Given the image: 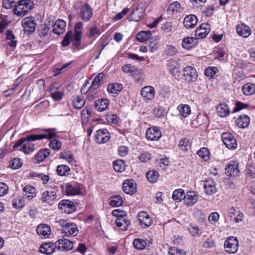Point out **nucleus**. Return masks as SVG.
<instances>
[{
  "label": "nucleus",
  "instance_id": "14",
  "mask_svg": "<svg viewBox=\"0 0 255 255\" xmlns=\"http://www.w3.org/2000/svg\"><path fill=\"white\" fill-rule=\"evenodd\" d=\"M161 135L160 130L156 127L149 128L146 131V137L148 140H157L161 137Z\"/></svg>",
  "mask_w": 255,
  "mask_h": 255
},
{
  "label": "nucleus",
  "instance_id": "18",
  "mask_svg": "<svg viewBox=\"0 0 255 255\" xmlns=\"http://www.w3.org/2000/svg\"><path fill=\"white\" fill-rule=\"evenodd\" d=\"M226 174L229 176L235 177L239 174L238 164L234 161H230L225 168Z\"/></svg>",
  "mask_w": 255,
  "mask_h": 255
},
{
  "label": "nucleus",
  "instance_id": "57",
  "mask_svg": "<svg viewBox=\"0 0 255 255\" xmlns=\"http://www.w3.org/2000/svg\"><path fill=\"white\" fill-rule=\"evenodd\" d=\"M31 176L37 178L38 179L41 180L43 184H46L49 180V177L48 175L42 173L33 172L32 173Z\"/></svg>",
  "mask_w": 255,
  "mask_h": 255
},
{
  "label": "nucleus",
  "instance_id": "52",
  "mask_svg": "<svg viewBox=\"0 0 255 255\" xmlns=\"http://www.w3.org/2000/svg\"><path fill=\"white\" fill-rule=\"evenodd\" d=\"M141 16H142V13H141V11H139L138 10V9H136L128 16V20L129 21H133L137 22L140 20Z\"/></svg>",
  "mask_w": 255,
  "mask_h": 255
},
{
  "label": "nucleus",
  "instance_id": "39",
  "mask_svg": "<svg viewBox=\"0 0 255 255\" xmlns=\"http://www.w3.org/2000/svg\"><path fill=\"white\" fill-rule=\"evenodd\" d=\"M115 224L117 227L120 228L123 231H126L128 229L129 225V220L126 219L124 217L118 218L115 221Z\"/></svg>",
  "mask_w": 255,
  "mask_h": 255
},
{
  "label": "nucleus",
  "instance_id": "58",
  "mask_svg": "<svg viewBox=\"0 0 255 255\" xmlns=\"http://www.w3.org/2000/svg\"><path fill=\"white\" fill-rule=\"evenodd\" d=\"M246 174L251 178L255 177V165L248 164L246 168Z\"/></svg>",
  "mask_w": 255,
  "mask_h": 255
},
{
  "label": "nucleus",
  "instance_id": "40",
  "mask_svg": "<svg viewBox=\"0 0 255 255\" xmlns=\"http://www.w3.org/2000/svg\"><path fill=\"white\" fill-rule=\"evenodd\" d=\"M23 191L25 193V196L29 200L36 196V190L33 186L26 185L23 188Z\"/></svg>",
  "mask_w": 255,
  "mask_h": 255
},
{
  "label": "nucleus",
  "instance_id": "54",
  "mask_svg": "<svg viewBox=\"0 0 255 255\" xmlns=\"http://www.w3.org/2000/svg\"><path fill=\"white\" fill-rule=\"evenodd\" d=\"M24 205V200L20 197H17L12 200V206L16 209L23 207Z\"/></svg>",
  "mask_w": 255,
  "mask_h": 255
},
{
  "label": "nucleus",
  "instance_id": "32",
  "mask_svg": "<svg viewBox=\"0 0 255 255\" xmlns=\"http://www.w3.org/2000/svg\"><path fill=\"white\" fill-rule=\"evenodd\" d=\"M216 110L219 116L222 118L227 117L230 114V109L226 104H220L216 107Z\"/></svg>",
  "mask_w": 255,
  "mask_h": 255
},
{
  "label": "nucleus",
  "instance_id": "48",
  "mask_svg": "<svg viewBox=\"0 0 255 255\" xmlns=\"http://www.w3.org/2000/svg\"><path fill=\"white\" fill-rule=\"evenodd\" d=\"M178 146L182 150L187 151L191 148V142L188 138H183L179 141Z\"/></svg>",
  "mask_w": 255,
  "mask_h": 255
},
{
  "label": "nucleus",
  "instance_id": "33",
  "mask_svg": "<svg viewBox=\"0 0 255 255\" xmlns=\"http://www.w3.org/2000/svg\"><path fill=\"white\" fill-rule=\"evenodd\" d=\"M50 154V151L48 149L40 150L34 156V159L36 163L43 161Z\"/></svg>",
  "mask_w": 255,
  "mask_h": 255
},
{
  "label": "nucleus",
  "instance_id": "42",
  "mask_svg": "<svg viewBox=\"0 0 255 255\" xmlns=\"http://www.w3.org/2000/svg\"><path fill=\"white\" fill-rule=\"evenodd\" d=\"M167 10L171 12L172 14H177V12H180L183 10V8L181 7L180 3L177 1L172 2L169 7Z\"/></svg>",
  "mask_w": 255,
  "mask_h": 255
},
{
  "label": "nucleus",
  "instance_id": "36",
  "mask_svg": "<svg viewBox=\"0 0 255 255\" xmlns=\"http://www.w3.org/2000/svg\"><path fill=\"white\" fill-rule=\"evenodd\" d=\"M19 146L20 148L19 150L23 152L26 154H30L33 152L35 150L34 144L28 141H25Z\"/></svg>",
  "mask_w": 255,
  "mask_h": 255
},
{
  "label": "nucleus",
  "instance_id": "1",
  "mask_svg": "<svg viewBox=\"0 0 255 255\" xmlns=\"http://www.w3.org/2000/svg\"><path fill=\"white\" fill-rule=\"evenodd\" d=\"M33 2L31 0H20L13 8L14 14L18 16H24L33 7Z\"/></svg>",
  "mask_w": 255,
  "mask_h": 255
},
{
  "label": "nucleus",
  "instance_id": "13",
  "mask_svg": "<svg viewBox=\"0 0 255 255\" xmlns=\"http://www.w3.org/2000/svg\"><path fill=\"white\" fill-rule=\"evenodd\" d=\"M183 72L184 77L187 82L191 83L196 80L197 73L194 67L187 66L184 69Z\"/></svg>",
  "mask_w": 255,
  "mask_h": 255
},
{
  "label": "nucleus",
  "instance_id": "56",
  "mask_svg": "<svg viewBox=\"0 0 255 255\" xmlns=\"http://www.w3.org/2000/svg\"><path fill=\"white\" fill-rule=\"evenodd\" d=\"M188 230L193 237H199L202 234L201 230L196 225H190Z\"/></svg>",
  "mask_w": 255,
  "mask_h": 255
},
{
  "label": "nucleus",
  "instance_id": "34",
  "mask_svg": "<svg viewBox=\"0 0 255 255\" xmlns=\"http://www.w3.org/2000/svg\"><path fill=\"white\" fill-rule=\"evenodd\" d=\"M55 247V245L52 243H43L39 248V252L44 254L50 255L54 252Z\"/></svg>",
  "mask_w": 255,
  "mask_h": 255
},
{
  "label": "nucleus",
  "instance_id": "38",
  "mask_svg": "<svg viewBox=\"0 0 255 255\" xmlns=\"http://www.w3.org/2000/svg\"><path fill=\"white\" fill-rule=\"evenodd\" d=\"M151 36V32L150 31H141L137 33L136 39L138 42H143L148 40Z\"/></svg>",
  "mask_w": 255,
  "mask_h": 255
},
{
  "label": "nucleus",
  "instance_id": "46",
  "mask_svg": "<svg viewBox=\"0 0 255 255\" xmlns=\"http://www.w3.org/2000/svg\"><path fill=\"white\" fill-rule=\"evenodd\" d=\"M125 162L123 160H117L113 162V168L117 172H122L125 170Z\"/></svg>",
  "mask_w": 255,
  "mask_h": 255
},
{
  "label": "nucleus",
  "instance_id": "19",
  "mask_svg": "<svg viewBox=\"0 0 255 255\" xmlns=\"http://www.w3.org/2000/svg\"><path fill=\"white\" fill-rule=\"evenodd\" d=\"M36 140H41V136L39 134H32L28 135L24 138H21L19 139H18L13 146V148L14 150L16 149L17 148H18L20 145L23 144L25 141H28L31 142V141H35Z\"/></svg>",
  "mask_w": 255,
  "mask_h": 255
},
{
  "label": "nucleus",
  "instance_id": "20",
  "mask_svg": "<svg viewBox=\"0 0 255 255\" xmlns=\"http://www.w3.org/2000/svg\"><path fill=\"white\" fill-rule=\"evenodd\" d=\"M155 91L152 86H145L142 88L140 91L141 95L146 100H152L155 96Z\"/></svg>",
  "mask_w": 255,
  "mask_h": 255
},
{
  "label": "nucleus",
  "instance_id": "64",
  "mask_svg": "<svg viewBox=\"0 0 255 255\" xmlns=\"http://www.w3.org/2000/svg\"><path fill=\"white\" fill-rule=\"evenodd\" d=\"M169 255H186L185 252L175 247L170 248L168 252Z\"/></svg>",
  "mask_w": 255,
  "mask_h": 255
},
{
  "label": "nucleus",
  "instance_id": "41",
  "mask_svg": "<svg viewBox=\"0 0 255 255\" xmlns=\"http://www.w3.org/2000/svg\"><path fill=\"white\" fill-rule=\"evenodd\" d=\"M123 89V85L121 83H113L108 85L107 90L108 92L114 94H118Z\"/></svg>",
  "mask_w": 255,
  "mask_h": 255
},
{
  "label": "nucleus",
  "instance_id": "44",
  "mask_svg": "<svg viewBox=\"0 0 255 255\" xmlns=\"http://www.w3.org/2000/svg\"><path fill=\"white\" fill-rule=\"evenodd\" d=\"M146 177L149 182L155 183L159 178V173L156 170H150L146 173Z\"/></svg>",
  "mask_w": 255,
  "mask_h": 255
},
{
  "label": "nucleus",
  "instance_id": "37",
  "mask_svg": "<svg viewBox=\"0 0 255 255\" xmlns=\"http://www.w3.org/2000/svg\"><path fill=\"white\" fill-rule=\"evenodd\" d=\"M55 130L56 129L54 128L42 129V131L43 133L39 134L41 140L43 139H50L56 137Z\"/></svg>",
  "mask_w": 255,
  "mask_h": 255
},
{
  "label": "nucleus",
  "instance_id": "24",
  "mask_svg": "<svg viewBox=\"0 0 255 255\" xmlns=\"http://www.w3.org/2000/svg\"><path fill=\"white\" fill-rule=\"evenodd\" d=\"M198 19L194 14H190L185 16L184 19V25L187 28H193L197 24Z\"/></svg>",
  "mask_w": 255,
  "mask_h": 255
},
{
  "label": "nucleus",
  "instance_id": "43",
  "mask_svg": "<svg viewBox=\"0 0 255 255\" xmlns=\"http://www.w3.org/2000/svg\"><path fill=\"white\" fill-rule=\"evenodd\" d=\"M177 109L180 115L183 118L187 117L191 114L190 107L188 105H180Z\"/></svg>",
  "mask_w": 255,
  "mask_h": 255
},
{
  "label": "nucleus",
  "instance_id": "62",
  "mask_svg": "<svg viewBox=\"0 0 255 255\" xmlns=\"http://www.w3.org/2000/svg\"><path fill=\"white\" fill-rule=\"evenodd\" d=\"M60 157L67 160L69 162L73 160V156L70 151L62 152L60 154Z\"/></svg>",
  "mask_w": 255,
  "mask_h": 255
},
{
  "label": "nucleus",
  "instance_id": "8",
  "mask_svg": "<svg viewBox=\"0 0 255 255\" xmlns=\"http://www.w3.org/2000/svg\"><path fill=\"white\" fill-rule=\"evenodd\" d=\"M83 27V23L81 21L75 24L73 35V44L76 47H78L81 44Z\"/></svg>",
  "mask_w": 255,
  "mask_h": 255
},
{
  "label": "nucleus",
  "instance_id": "11",
  "mask_svg": "<svg viewBox=\"0 0 255 255\" xmlns=\"http://www.w3.org/2000/svg\"><path fill=\"white\" fill-rule=\"evenodd\" d=\"M123 191L129 195H133L137 191L136 184L133 180H126L123 184Z\"/></svg>",
  "mask_w": 255,
  "mask_h": 255
},
{
  "label": "nucleus",
  "instance_id": "50",
  "mask_svg": "<svg viewBox=\"0 0 255 255\" xmlns=\"http://www.w3.org/2000/svg\"><path fill=\"white\" fill-rule=\"evenodd\" d=\"M123 204V200L120 196H115L111 198L110 205L112 207H119Z\"/></svg>",
  "mask_w": 255,
  "mask_h": 255
},
{
  "label": "nucleus",
  "instance_id": "49",
  "mask_svg": "<svg viewBox=\"0 0 255 255\" xmlns=\"http://www.w3.org/2000/svg\"><path fill=\"white\" fill-rule=\"evenodd\" d=\"M85 103V100L81 96L76 97L73 101V106L76 109L82 108L84 106Z\"/></svg>",
  "mask_w": 255,
  "mask_h": 255
},
{
  "label": "nucleus",
  "instance_id": "30",
  "mask_svg": "<svg viewBox=\"0 0 255 255\" xmlns=\"http://www.w3.org/2000/svg\"><path fill=\"white\" fill-rule=\"evenodd\" d=\"M197 39L195 37H186L182 41V46L186 50H190L197 44Z\"/></svg>",
  "mask_w": 255,
  "mask_h": 255
},
{
  "label": "nucleus",
  "instance_id": "15",
  "mask_svg": "<svg viewBox=\"0 0 255 255\" xmlns=\"http://www.w3.org/2000/svg\"><path fill=\"white\" fill-rule=\"evenodd\" d=\"M65 191L67 195H79L81 193L80 185L76 183H66Z\"/></svg>",
  "mask_w": 255,
  "mask_h": 255
},
{
  "label": "nucleus",
  "instance_id": "23",
  "mask_svg": "<svg viewBox=\"0 0 255 255\" xmlns=\"http://www.w3.org/2000/svg\"><path fill=\"white\" fill-rule=\"evenodd\" d=\"M167 67L171 74L174 76L180 73V65L175 60L171 59L168 61Z\"/></svg>",
  "mask_w": 255,
  "mask_h": 255
},
{
  "label": "nucleus",
  "instance_id": "25",
  "mask_svg": "<svg viewBox=\"0 0 255 255\" xmlns=\"http://www.w3.org/2000/svg\"><path fill=\"white\" fill-rule=\"evenodd\" d=\"M50 227L46 224H40L36 228L37 234L44 238H47L51 234Z\"/></svg>",
  "mask_w": 255,
  "mask_h": 255
},
{
  "label": "nucleus",
  "instance_id": "63",
  "mask_svg": "<svg viewBox=\"0 0 255 255\" xmlns=\"http://www.w3.org/2000/svg\"><path fill=\"white\" fill-rule=\"evenodd\" d=\"M218 72L216 67L212 66L207 68L205 70V75L207 77H212Z\"/></svg>",
  "mask_w": 255,
  "mask_h": 255
},
{
  "label": "nucleus",
  "instance_id": "16",
  "mask_svg": "<svg viewBox=\"0 0 255 255\" xmlns=\"http://www.w3.org/2000/svg\"><path fill=\"white\" fill-rule=\"evenodd\" d=\"M210 25L207 23L201 24L195 31V38L197 39L206 37L210 30Z\"/></svg>",
  "mask_w": 255,
  "mask_h": 255
},
{
  "label": "nucleus",
  "instance_id": "53",
  "mask_svg": "<svg viewBox=\"0 0 255 255\" xmlns=\"http://www.w3.org/2000/svg\"><path fill=\"white\" fill-rule=\"evenodd\" d=\"M133 245L136 249L142 250L145 248L146 243L145 240L138 238L134 240Z\"/></svg>",
  "mask_w": 255,
  "mask_h": 255
},
{
  "label": "nucleus",
  "instance_id": "55",
  "mask_svg": "<svg viewBox=\"0 0 255 255\" xmlns=\"http://www.w3.org/2000/svg\"><path fill=\"white\" fill-rule=\"evenodd\" d=\"M6 36L7 40H9L8 45L11 47H15L16 45V41L15 40V36L12 32L9 30L6 31Z\"/></svg>",
  "mask_w": 255,
  "mask_h": 255
},
{
  "label": "nucleus",
  "instance_id": "29",
  "mask_svg": "<svg viewBox=\"0 0 255 255\" xmlns=\"http://www.w3.org/2000/svg\"><path fill=\"white\" fill-rule=\"evenodd\" d=\"M87 31L86 33V35L88 38L96 39L101 34L100 29L96 25L87 27Z\"/></svg>",
  "mask_w": 255,
  "mask_h": 255
},
{
  "label": "nucleus",
  "instance_id": "9",
  "mask_svg": "<svg viewBox=\"0 0 255 255\" xmlns=\"http://www.w3.org/2000/svg\"><path fill=\"white\" fill-rule=\"evenodd\" d=\"M93 15L92 9L88 4L82 6L80 9L79 16L85 22L89 21Z\"/></svg>",
  "mask_w": 255,
  "mask_h": 255
},
{
  "label": "nucleus",
  "instance_id": "6",
  "mask_svg": "<svg viewBox=\"0 0 255 255\" xmlns=\"http://www.w3.org/2000/svg\"><path fill=\"white\" fill-rule=\"evenodd\" d=\"M221 137L223 142L228 148L230 149L236 148L237 146V140L230 132H223L222 134Z\"/></svg>",
  "mask_w": 255,
  "mask_h": 255
},
{
  "label": "nucleus",
  "instance_id": "12",
  "mask_svg": "<svg viewBox=\"0 0 255 255\" xmlns=\"http://www.w3.org/2000/svg\"><path fill=\"white\" fill-rule=\"evenodd\" d=\"M49 92L54 101L61 100L64 95V92L60 90V87L56 83L51 86L49 89Z\"/></svg>",
  "mask_w": 255,
  "mask_h": 255
},
{
  "label": "nucleus",
  "instance_id": "45",
  "mask_svg": "<svg viewBox=\"0 0 255 255\" xmlns=\"http://www.w3.org/2000/svg\"><path fill=\"white\" fill-rule=\"evenodd\" d=\"M242 91L245 95H251L255 92V85L251 83H247L243 86Z\"/></svg>",
  "mask_w": 255,
  "mask_h": 255
},
{
  "label": "nucleus",
  "instance_id": "3",
  "mask_svg": "<svg viewBox=\"0 0 255 255\" xmlns=\"http://www.w3.org/2000/svg\"><path fill=\"white\" fill-rule=\"evenodd\" d=\"M58 188L57 186H48L42 194L40 201L43 203L50 204L57 197Z\"/></svg>",
  "mask_w": 255,
  "mask_h": 255
},
{
  "label": "nucleus",
  "instance_id": "17",
  "mask_svg": "<svg viewBox=\"0 0 255 255\" xmlns=\"http://www.w3.org/2000/svg\"><path fill=\"white\" fill-rule=\"evenodd\" d=\"M138 217L140 225L142 227H148L152 224V220L146 212L144 211L139 212Z\"/></svg>",
  "mask_w": 255,
  "mask_h": 255
},
{
  "label": "nucleus",
  "instance_id": "31",
  "mask_svg": "<svg viewBox=\"0 0 255 255\" xmlns=\"http://www.w3.org/2000/svg\"><path fill=\"white\" fill-rule=\"evenodd\" d=\"M250 119L248 116H240L236 120L237 126L240 128H247L250 124Z\"/></svg>",
  "mask_w": 255,
  "mask_h": 255
},
{
  "label": "nucleus",
  "instance_id": "7",
  "mask_svg": "<svg viewBox=\"0 0 255 255\" xmlns=\"http://www.w3.org/2000/svg\"><path fill=\"white\" fill-rule=\"evenodd\" d=\"M110 138V133L106 129L103 128L98 130L95 134L94 140L98 144H104L108 142Z\"/></svg>",
  "mask_w": 255,
  "mask_h": 255
},
{
  "label": "nucleus",
  "instance_id": "60",
  "mask_svg": "<svg viewBox=\"0 0 255 255\" xmlns=\"http://www.w3.org/2000/svg\"><path fill=\"white\" fill-rule=\"evenodd\" d=\"M73 34L72 31H68L66 33L62 42V46L64 47L68 46L73 38Z\"/></svg>",
  "mask_w": 255,
  "mask_h": 255
},
{
  "label": "nucleus",
  "instance_id": "35",
  "mask_svg": "<svg viewBox=\"0 0 255 255\" xmlns=\"http://www.w3.org/2000/svg\"><path fill=\"white\" fill-rule=\"evenodd\" d=\"M109 105V102L106 99L102 98L97 100L95 102V108L99 112L106 110Z\"/></svg>",
  "mask_w": 255,
  "mask_h": 255
},
{
  "label": "nucleus",
  "instance_id": "51",
  "mask_svg": "<svg viewBox=\"0 0 255 255\" xmlns=\"http://www.w3.org/2000/svg\"><path fill=\"white\" fill-rule=\"evenodd\" d=\"M57 174L60 176H66L69 174L70 168L68 166L60 165L57 167Z\"/></svg>",
  "mask_w": 255,
  "mask_h": 255
},
{
  "label": "nucleus",
  "instance_id": "5",
  "mask_svg": "<svg viewBox=\"0 0 255 255\" xmlns=\"http://www.w3.org/2000/svg\"><path fill=\"white\" fill-rule=\"evenodd\" d=\"M21 24L23 27L24 32L26 34L32 33L35 31L36 23L34 18L32 16L26 17L22 19Z\"/></svg>",
  "mask_w": 255,
  "mask_h": 255
},
{
  "label": "nucleus",
  "instance_id": "28",
  "mask_svg": "<svg viewBox=\"0 0 255 255\" xmlns=\"http://www.w3.org/2000/svg\"><path fill=\"white\" fill-rule=\"evenodd\" d=\"M65 21L62 19L57 20L53 25V32L58 35L62 34L65 30Z\"/></svg>",
  "mask_w": 255,
  "mask_h": 255
},
{
  "label": "nucleus",
  "instance_id": "21",
  "mask_svg": "<svg viewBox=\"0 0 255 255\" xmlns=\"http://www.w3.org/2000/svg\"><path fill=\"white\" fill-rule=\"evenodd\" d=\"M55 246L58 249L70 250L73 248V243L67 239L61 238L55 242Z\"/></svg>",
  "mask_w": 255,
  "mask_h": 255
},
{
  "label": "nucleus",
  "instance_id": "47",
  "mask_svg": "<svg viewBox=\"0 0 255 255\" xmlns=\"http://www.w3.org/2000/svg\"><path fill=\"white\" fill-rule=\"evenodd\" d=\"M184 191L182 189L175 190L172 194V199L177 202H180L184 198Z\"/></svg>",
  "mask_w": 255,
  "mask_h": 255
},
{
  "label": "nucleus",
  "instance_id": "4",
  "mask_svg": "<svg viewBox=\"0 0 255 255\" xmlns=\"http://www.w3.org/2000/svg\"><path fill=\"white\" fill-rule=\"evenodd\" d=\"M239 243L237 239L234 237H228L224 243L225 251L230 254H234L238 251Z\"/></svg>",
  "mask_w": 255,
  "mask_h": 255
},
{
  "label": "nucleus",
  "instance_id": "27",
  "mask_svg": "<svg viewBox=\"0 0 255 255\" xmlns=\"http://www.w3.org/2000/svg\"><path fill=\"white\" fill-rule=\"evenodd\" d=\"M184 200L186 205L191 206L197 202L198 196L195 192L189 191L185 195Z\"/></svg>",
  "mask_w": 255,
  "mask_h": 255
},
{
  "label": "nucleus",
  "instance_id": "22",
  "mask_svg": "<svg viewBox=\"0 0 255 255\" xmlns=\"http://www.w3.org/2000/svg\"><path fill=\"white\" fill-rule=\"evenodd\" d=\"M204 188L205 193L208 195H212L217 191L216 184L214 181L211 178L205 181Z\"/></svg>",
  "mask_w": 255,
  "mask_h": 255
},
{
  "label": "nucleus",
  "instance_id": "10",
  "mask_svg": "<svg viewBox=\"0 0 255 255\" xmlns=\"http://www.w3.org/2000/svg\"><path fill=\"white\" fill-rule=\"evenodd\" d=\"M59 209L67 214H70L76 210V206L71 201L68 200H63L58 204Z\"/></svg>",
  "mask_w": 255,
  "mask_h": 255
},
{
  "label": "nucleus",
  "instance_id": "59",
  "mask_svg": "<svg viewBox=\"0 0 255 255\" xmlns=\"http://www.w3.org/2000/svg\"><path fill=\"white\" fill-rule=\"evenodd\" d=\"M197 154L201 158L206 160L209 158L210 152L207 148L203 147L197 151Z\"/></svg>",
  "mask_w": 255,
  "mask_h": 255
},
{
  "label": "nucleus",
  "instance_id": "61",
  "mask_svg": "<svg viewBox=\"0 0 255 255\" xmlns=\"http://www.w3.org/2000/svg\"><path fill=\"white\" fill-rule=\"evenodd\" d=\"M91 115V111L87 107H85L82 110V120L84 122H87L88 121V118L90 117Z\"/></svg>",
  "mask_w": 255,
  "mask_h": 255
},
{
  "label": "nucleus",
  "instance_id": "26",
  "mask_svg": "<svg viewBox=\"0 0 255 255\" xmlns=\"http://www.w3.org/2000/svg\"><path fill=\"white\" fill-rule=\"evenodd\" d=\"M238 34L243 37H248L251 33V29L249 26L244 24H238L236 26Z\"/></svg>",
  "mask_w": 255,
  "mask_h": 255
},
{
  "label": "nucleus",
  "instance_id": "2",
  "mask_svg": "<svg viewBox=\"0 0 255 255\" xmlns=\"http://www.w3.org/2000/svg\"><path fill=\"white\" fill-rule=\"evenodd\" d=\"M62 228L61 232L66 236H76L79 232L78 227L74 223L64 219H60L56 222Z\"/></svg>",
  "mask_w": 255,
  "mask_h": 255
}]
</instances>
